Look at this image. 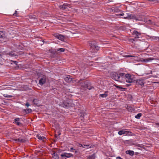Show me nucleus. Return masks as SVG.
Segmentation results:
<instances>
[{"label":"nucleus","instance_id":"f257e3e1","mask_svg":"<svg viewBox=\"0 0 159 159\" xmlns=\"http://www.w3.org/2000/svg\"><path fill=\"white\" fill-rule=\"evenodd\" d=\"M111 77L115 80L121 82L125 81L127 83H132L135 80V78L133 75L129 74H126L125 73L114 72L113 73Z\"/></svg>","mask_w":159,"mask_h":159},{"label":"nucleus","instance_id":"f03ea898","mask_svg":"<svg viewBox=\"0 0 159 159\" xmlns=\"http://www.w3.org/2000/svg\"><path fill=\"white\" fill-rule=\"evenodd\" d=\"M127 16V18H128V19L135 20L136 21L139 20L141 21L143 20L142 18L139 17H136L134 15L128 14Z\"/></svg>","mask_w":159,"mask_h":159},{"label":"nucleus","instance_id":"7ed1b4c3","mask_svg":"<svg viewBox=\"0 0 159 159\" xmlns=\"http://www.w3.org/2000/svg\"><path fill=\"white\" fill-rule=\"evenodd\" d=\"M53 36L56 38H57L58 39L62 41H63L65 39V37L64 35H63L58 33H55L53 34Z\"/></svg>","mask_w":159,"mask_h":159},{"label":"nucleus","instance_id":"20e7f679","mask_svg":"<svg viewBox=\"0 0 159 159\" xmlns=\"http://www.w3.org/2000/svg\"><path fill=\"white\" fill-rule=\"evenodd\" d=\"M63 104L64 107L66 108H67L72 106V104L70 99H67V100L64 102Z\"/></svg>","mask_w":159,"mask_h":159},{"label":"nucleus","instance_id":"39448f33","mask_svg":"<svg viewBox=\"0 0 159 159\" xmlns=\"http://www.w3.org/2000/svg\"><path fill=\"white\" fill-rule=\"evenodd\" d=\"M61 156L62 158H64L66 159V158H70L73 156V155L71 153H67L66 152H64L61 155Z\"/></svg>","mask_w":159,"mask_h":159},{"label":"nucleus","instance_id":"423d86ee","mask_svg":"<svg viewBox=\"0 0 159 159\" xmlns=\"http://www.w3.org/2000/svg\"><path fill=\"white\" fill-rule=\"evenodd\" d=\"M81 86L84 88L88 89L89 90H91L92 89V87L89 86L90 85L88 84V82L87 81H84V83L82 84Z\"/></svg>","mask_w":159,"mask_h":159},{"label":"nucleus","instance_id":"0eeeda50","mask_svg":"<svg viewBox=\"0 0 159 159\" xmlns=\"http://www.w3.org/2000/svg\"><path fill=\"white\" fill-rule=\"evenodd\" d=\"M144 80L142 79L137 80L136 81V84L137 85L140 86L142 87L144 85Z\"/></svg>","mask_w":159,"mask_h":159},{"label":"nucleus","instance_id":"6e6552de","mask_svg":"<svg viewBox=\"0 0 159 159\" xmlns=\"http://www.w3.org/2000/svg\"><path fill=\"white\" fill-rule=\"evenodd\" d=\"M89 45L90 46L93 48H95L97 50L98 49V46L96 45L94 42H92L91 41H90L89 42Z\"/></svg>","mask_w":159,"mask_h":159},{"label":"nucleus","instance_id":"1a4fd4ad","mask_svg":"<svg viewBox=\"0 0 159 159\" xmlns=\"http://www.w3.org/2000/svg\"><path fill=\"white\" fill-rule=\"evenodd\" d=\"M133 35H134V37L135 39H138L139 38V36L141 35V33L139 32L136 30H134L133 33Z\"/></svg>","mask_w":159,"mask_h":159},{"label":"nucleus","instance_id":"9d476101","mask_svg":"<svg viewBox=\"0 0 159 159\" xmlns=\"http://www.w3.org/2000/svg\"><path fill=\"white\" fill-rule=\"evenodd\" d=\"M131 133V132L128 131L126 129H123L120 131H119L118 132V134L120 135H122L123 134H128L129 133Z\"/></svg>","mask_w":159,"mask_h":159},{"label":"nucleus","instance_id":"9b49d317","mask_svg":"<svg viewBox=\"0 0 159 159\" xmlns=\"http://www.w3.org/2000/svg\"><path fill=\"white\" fill-rule=\"evenodd\" d=\"M70 5L68 3H64L62 5H60L59 7L62 10H65L67 7H70Z\"/></svg>","mask_w":159,"mask_h":159},{"label":"nucleus","instance_id":"f8f14e48","mask_svg":"<svg viewBox=\"0 0 159 159\" xmlns=\"http://www.w3.org/2000/svg\"><path fill=\"white\" fill-rule=\"evenodd\" d=\"M64 80L67 82H70L72 80V78H70V76L69 75H68L65 77Z\"/></svg>","mask_w":159,"mask_h":159},{"label":"nucleus","instance_id":"ddd939ff","mask_svg":"<svg viewBox=\"0 0 159 159\" xmlns=\"http://www.w3.org/2000/svg\"><path fill=\"white\" fill-rule=\"evenodd\" d=\"M52 157L54 159H59V157L58 155L56 152H53V153L52 154Z\"/></svg>","mask_w":159,"mask_h":159},{"label":"nucleus","instance_id":"4468645a","mask_svg":"<svg viewBox=\"0 0 159 159\" xmlns=\"http://www.w3.org/2000/svg\"><path fill=\"white\" fill-rule=\"evenodd\" d=\"M46 82V80L45 78H41L39 81V84L41 85H43Z\"/></svg>","mask_w":159,"mask_h":159},{"label":"nucleus","instance_id":"2eb2a0df","mask_svg":"<svg viewBox=\"0 0 159 159\" xmlns=\"http://www.w3.org/2000/svg\"><path fill=\"white\" fill-rule=\"evenodd\" d=\"M154 59L153 58H148L143 60V61L145 62H148L152 60H154Z\"/></svg>","mask_w":159,"mask_h":159},{"label":"nucleus","instance_id":"dca6fc26","mask_svg":"<svg viewBox=\"0 0 159 159\" xmlns=\"http://www.w3.org/2000/svg\"><path fill=\"white\" fill-rule=\"evenodd\" d=\"M126 153L130 156H133L134 154V152L133 151L127 150L125 152Z\"/></svg>","mask_w":159,"mask_h":159},{"label":"nucleus","instance_id":"f3484780","mask_svg":"<svg viewBox=\"0 0 159 159\" xmlns=\"http://www.w3.org/2000/svg\"><path fill=\"white\" fill-rule=\"evenodd\" d=\"M31 100L32 101L33 103L34 104L36 105H39V100L38 99L34 98Z\"/></svg>","mask_w":159,"mask_h":159},{"label":"nucleus","instance_id":"a211bd4d","mask_svg":"<svg viewBox=\"0 0 159 159\" xmlns=\"http://www.w3.org/2000/svg\"><path fill=\"white\" fill-rule=\"evenodd\" d=\"M95 158V154L94 153L93 154L89 156L88 157V159H94Z\"/></svg>","mask_w":159,"mask_h":159},{"label":"nucleus","instance_id":"6ab92c4d","mask_svg":"<svg viewBox=\"0 0 159 159\" xmlns=\"http://www.w3.org/2000/svg\"><path fill=\"white\" fill-rule=\"evenodd\" d=\"M8 54L11 56H15L17 55V54L14 52L11 51L8 53Z\"/></svg>","mask_w":159,"mask_h":159},{"label":"nucleus","instance_id":"aec40b11","mask_svg":"<svg viewBox=\"0 0 159 159\" xmlns=\"http://www.w3.org/2000/svg\"><path fill=\"white\" fill-rule=\"evenodd\" d=\"M23 110L27 114L32 112V109L30 108L24 109Z\"/></svg>","mask_w":159,"mask_h":159},{"label":"nucleus","instance_id":"412c9836","mask_svg":"<svg viewBox=\"0 0 159 159\" xmlns=\"http://www.w3.org/2000/svg\"><path fill=\"white\" fill-rule=\"evenodd\" d=\"M144 21L148 24H152V21L149 19H144Z\"/></svg>","mask_w":159,"mask_h":159},{"label":"nucleus","instance_id":"4be33fe9","mask_svg":"<svg viewBox=\"0 0 159 159\" xmlns=\"http://www.w3.org/2000/svg\"><path fill=\"white\" fill-rule=\"evenodd\" d=\"M107 91H106L105 92V93L104 94H100L99 95V96L102 97V98H105L107 96Z\"/></svg>","mask_w":159,"mask_h":159},{"label":"nucleus","instance_id":"5701e85b","mask_svg":"<svg viewBox=\"0 0 159 159\" xmlns=\"http://www.w3.org/2000/svg\"><path fill=\"white\" fill-rule=\"evenodd\" d=\"M5 34L3 31H0V38H3L5 37Z\"/></svg>","mask_w":159,"mask_h":159},{"label":"nucleus","instance_id":"b1692460","mask_svg":"<svg viewBox=\"0 0 159 159\" xmlns=\"http://www.w3.org/2000/svg\"><path fill=\"white\" fill-rule=\"evenodd\" d=\"M36 137L38 139H39V140H43L45 138L44 137H42L41 135H37L36 136Z\"/></svg>","mask_w":159,"mask_h":159},{"label":"nucleus","instance_id":"393cba45","mask_svg":"<svg viewBox=\"0 0 159 159\" xmlns=\"http://www.w3.org/2000/svg\"><path fill=\"white\" fill-rule=\"evenodd\" d=\"M142 114L141 113H139L135 116L136 118L139 119L140 117L142 116Z\"/></svg>","mask_w":159,"mask_h":159},{"label":"nucleus","instance_id":"a878e982","mask_svg":"<svg viewBox=\"0 0 159 159\" xmlns=\"http://www.w3.org/2000/svg\"><path fill=\"white\" fill-rule=\"evenodd\" d=\"M15 122L16 123V124L19 125L20 123L18 122V121L19 120V118H16L15 119Z\"/></svg>","mask_w":159,"mask_h":159},{"label":"nucleus","instance_id":"bb28decb","mask_svg":"<svg viewBox=\"0 0 159 159\" xmlns=\"http://www.w3.org/2000/svg\"><path fill=\"white\" fill-rule=\"evenodd\" d=\"M86 147H88L87 148H91V146L90 145H83V148H86Z\"/></svg>","mask_w":159,"mask_h":159},{"label":"nucleus","instance_id":"cd10ccee","mask_svg":"<svg viewBox=\"0 0 159 159\" xmlns=\"http://www.w3.org/2000/svg\"><path fill=\"white\" fill-rule=\"evenodd\" d=\"M57 50L58 51L64 52L65 50V49L64 48H58Z\"/></svg>","mask_w":159,"mask_h":159},{"label":"nucleus","instance_id":"c85d7f7f","mask_svg":"<svg viewBox=\"0 0 159 159\" xmlns=\"http://www.w3.org/2000/svg\"><path fill=\"white\" fill-rule=\"evenodd\" d=\"M3 96L5 98H12L13 96L12 95H8L7 94H3Z\"/></svg>","mask_w":159,"mask_h":159},{"label":"nucleus","instance_id":"c756f323","mask_svg":"<svg viewBox=\"0 0 159 159\" xmlns=\"http://www.w3.org/2000/svg\"><path fill=\"white\" fill-rule=\"evenodd\" d=\"M14 16H18V12L16 11H15V13L13 14Z\"/></svg>","mask_w":159,"mask_h":159},{"label":"nucleus","instance_id":"7c9ffc66","mask_svg":"<svg viewBox=\"0 0 159 159\" xmlns=\"http://www.w3.org/2000/svg\"><path fill=\"white\" fill-rule=\"evenodd\" d=\"M159 37H156V36H153L152 37V39L154 40H157L158 39V41H159Z\"/></svg>","mask_w":159,"mask_h":159},{"label":"nucleus","instance_id":"2f4dec72","mask_svg":"<svg viewBox=\"0 0 159 159\" xmlns=\"http://www.w3.org/2000/svg\"><path fill=\"white\" fill-rule=\"evenodd\" d=\"M115 86L116 88H118V89H124V88H123L122 87H120L119 86H118V85H115Z\"/></svg>","mask_w":159,"mask_h":159},{"label":"nucleus","instance_id":"473e14b6","mask_svg":"<svg viewBox=\"0 0 159 159\" xmlns=\"http://www.w3.org/2000/svg\"><path fill=\"white\" fill-rule=\"evenodd\" d=\"M135 57L134 56L129 55H125V56H124V57Z\"/></svg>","mask_w":159,"mask_h":159},{"label":"nucleus","instance_id":"72a5a7b5","mask_svg":"<svg viewBox=\"0 0 159 159\" xmlns=\"http://www.w3.org/2000/svg\"><path fill=\"white\" fill-rule=\"evenodd\" d=\"M25 105L27 106V107H28L30 105L29 103L27 102L25 104Z\"/></svg>","mask_w":159,"mask_h":159},{"label":"nucleus","instance_id":"f704fd0d","mask_svg":"<svg viewBox=\"0 0 159 159\" xmlns=\"http://www.w3.org/2000/svg\"><path fill=\"white\" fill-rule=\"evenodd\" d=\"M75 150V149L73 148H70V151L71 152H74V151Z\"/></svg>","mask_w":159,"mask_h":159},{"label":"nucleus","instance_id":"c9c22d12","mask_svg":"<svg viewBox=\"0 0 159 159\" xmlns=\"http://www.w3.org/2000/svg\"><path fill=\"white\" fill-rule=\"evenodd\" d=\"M20 138L16 139H15V141L16 142H19Z\"/></svg>","mask_w":159,"mask_h":159},{"label":"nucleus","instance_id":"e433bc0d","mask_svg":"<svg viewBox=\"0 0 159 159\" xmlns=\"http://www.w3.org/2000/svg\"><path fill=\"white\" fill-rule=\"evenodd\" d=\"M124 15V14L122 12L120 14L118 15L119 16H123Z\"/></svg>","mask_w":159,"mask_h":159},{"label":"nucleus","instance_id":"4c0bfd02","mask_svg":"<svg viewBox=\"0 0 159 159\" xmlns=\"http://www.w3.org/2000/svg\"><path fill=\"white\" fill-rule=\"evenodd\" d=\"M116 159H123L120 157H116Z\"/></svg>","mask_w":159,"mask_h":159},{"label":"nucleus","instance_id":"58836bf2","mask_svg":"<svg viewBox=\"0 0 159 159\" xmlns=\"http://www.w3.org/2000/svg\"><path fill=\"white\" fill-rule=\"evenodd\" d=\"M23 141V140L22 139H20V141L19 142H22Z\"/></svg>","mask_w":159,"mask_h":159},{"label":"nucleus","instance_id":"ea45409f","mask_svg":"<svg viewBox=\"0 0 159 159\" xmlns=\"http://www.w3.org/2000/svg\"><path fill=\"white\" fill-rule=\"evenodd\" d=\"M79 146L80 147H83V145L81 144H79Z\"/></svg>","mask_w":159,"mask_h":159},{"label":"nucleus","instance_id":"a19ab883","mask_svg":"<svg viewBox=\"0 0 159 159\" xmlns=\"http://www.w3.org/2000/svg\"><path fill=\"white\" fill-rule=\"evenodd\" d=\"M2 53L1 52H0V57H2Z\"/></svg>","mask_w":159,"mask_h":159},{"label":"nucleus","instance_id":"79ce46f5","mask_svg":"<svg viewBox=\"0 0 159 159\" xmlns=\"http://www.w3.org/2000/svg\"><path fill=\"white\" fill-rule=\"evenodd\" d=\"M127 16H126V17H124V19H128V18H127Z\"/></svg>","mask_w":159,"mask_h":159},{"label":"nucleus","instance_id":"37998d69","mask_svg":"<svg viewBox=\"0 0 159 159\" xmlns=\"http://www.w3.org/2000/svg\"><path fill=\"white\" fill-rule=\"evenodd\" d=\"M75 153H77V151H76V150H75Z\"/></svg>","mask_w":159,"mask_h":159},{"label":"nucleus","instance_id":"c03bdc74","mask_svg":"<svg viewBox=\"0 0 159 159\" xmlns=\"http://www.w3.org/2000/svg\"><path fill=\"white\" fill-rule=\"evenodd\" d=\"M157 125H158V126H159V123H157Z\"/></svg>","mask_w":159,"mask_h":159},{"label":"nucleus","instance_id":"a18cd8bd","mask_svg":"<svg viewBox=\"0 0 159 159\" xmlns=\"http://www.w3.org/2000/svg\"><path fill=\"white\" fill-rule=\"evenodd\" d=\"M131 40H133V41H134L135 40L134 39H131Z\"/></svg>","mask_w":159,"mask_h":159},{"label":"nucleus","instance_id":"49530a36","mask_svg":"<svg viewBox=\"0 0 159 159\" xmlns=\"http://www.w3.org/2000/svg\"><path fill=\"white\" fill-rule=\"evenodd\" d=\"M16 62H16V61H14V63H16Z\"/></svg>","mask_w":159,"mask_h":159},{"label":"nucleus","instance_id":"de8ad7c7","mask_svg":"<svg viewBox=\"0 0 159 159\" xmlns=\"http://www.w3.org/2000/svg\"><path fill=\"white\" fill-rule=\"evenodd\" d=\"M152 71H151V74H152Z\"/></svg>","mask_w":159,"mask_h":159},{"label":"nucleus","instance_id":"09e8293b","mask_svg":"<svg viewBox=\"0 0 159 159\" xmlns=\"http://www.w3.org/2000/svg\"><path fill=\"white\" fill-rule=\"evenodd\" d=\"M158 41L159 42V41Z\"/></svg>","mask_w":159,"mask_h":159}]
</instances>
